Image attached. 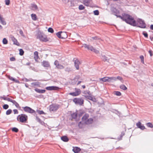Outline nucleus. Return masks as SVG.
Wrapping results in <instances>:
<instances>
[{"label":"nucleus","mask_w":153,"mask_h":153,"mask_svg":"<svg viewBox=\"0 0 153 153\" xmlns=\"http://www.w3.org/2000/svg\"><path fill=\"white\" fill-rule=\"evenodd\" d=\"M118 17L119 18H120L123 21H125L127 24L133 26H135L136 25V21L134 20V18L128 14L123 13L122 16H119Z\"/></svg>","instance_id":"nucleus-1"},{"label":"nucleus","mask_w":153,"mask_h":153,"mask_svg":"<svg viewBox=\"0 0 153 153\" xmlns=\"http://www.w3.org/2000/svg\"><path fill=\"white\" fill-rule=\"evenodd\" d=\"M37 38L39 39L40 41L42 42H46L49 41V39L47 36L40 31H38V33Z\"/></svg>","instance_id":"nucleus-2"},{"label":"nucleus","mask_w":153,"mask_h":153,"mask_svg":"<svg viewBox=\"0 0 153 153\" xmlns=\"http://www.w3.org/2000/svg\"><path fill=\"white\" fill-rule=\"evenodd\" d=\"M89 115L88 114H85L82 118V121L87 125H89L92 124L93 122V120L92 118L88 119Z\"/></svg>","instance_id":"nucleus-3"},{"label":"nucleus","mask_w":153,"mask_h":153,"mask_svg":"<svg viewBox=\"0 0 153 153\" xmlns=\"http://www.w3.org/2000/svg\"><path fill=\"white\" fill-rule=\"evenodd\" d=\"M17 120L22 123H27V122L28 117L24 114L19 115L17 118Z\"/></svg>","instance_id":"nucleus-4"},{"label":"nucleus","mask_w":153,"mask_h":153,"mask_svg":"<svg viewBox=\"0 0 153 153\" xmlns=\"http://www.w3.org/2000/svg\"><path fill=\"white\" fill-rule=\"evenodd\" d=\"M136 25L135 26L143 28H144L146 27V25L144 21L140 19H138L137 22L136 21Z\"/></svg>","instance_id":"nucleus-5"},{"label":"nucleus","mask_w":153,"mask_h":153,"mask_svg":"<svg viewBox=\"0 0 153 153\" xmlns=\"http://www.w3.org/2000/svg\"><path fill=\"white\" fill-rule=\"evenodd\" d=\"M82 47H84L85 48L87 49L88 50H90L91 51H93L96 53H99V51L94 48L91 45H87L86 44H83Z\"/></svg>","instance_id":"nucleus-6"},{"label":"nucleus","mask_w":153,"mask_h":153,"mask_svg":"<svg viewBox=\"0 0 153 153\" xmlns=\"http://www.w3.org/2000/svg\"><path fill=\"white\" fill-rule=\"evenodd\" d=\"M60 106V105L58 104H51L49 106V111L51 112L56 111L59 108Z\"/></svg>","instance_id":"nucleus-7"},{"label":"nucleus","mask_w":153,"mask_h":153,"mask_svg":"<svg viewBox=\"0 0 153 153\" xmlns=\"http://www.w3.org/2000/svg\"><path fill=\"white\" fill-rule=\"evenodd\" d=\"M84 101V100L82 98H75L73 100V102L75 104L80 105H81L83 104Z\"/></svg>","instance_id":"nucleus-8"},{"label":"nucleus","mask_w":153,"mask_h":153,"mask_svg":"<svg viewBox=\"0 0 153 153\" xmlns=\"http://www.w3.org/2000/svg\"><path fill=\"white\" fill-rule=\"evenodd\" d=\"M22 108H23L25 112L30 114L36 113V111L35 110L29 107L25 106V107H22Z\"/></svg>","instance_id":"nucleus-9"},{"label":"nucleus","mask_w":153,"mask_h":153,"mask_svg":"<svg viewBox=\"0 0 153 153\" xmlns=\"http://www.w3.org/2000/svg\"><path fill=\"white\" fill-rule=\"evenodd\" d=\"M75 92L70 93L69 94L73 96H77L80 94L81 91L79 89L75 88Z\"/></svg>","instance_id":"nucleus-10"},{"label":"nucleus","mask_w":153,"mask_h":153,"mask_svg":"<svg viewBox=\"0 0 153 153\" xmlns=\"http://www.w3.org/2000/svg\"><path fill=\"white\" fill-rule=\"evenodd\" d=\"M73 60L74 61V65L77 70L79 69V65L81 64L78 59L74 58Z\"/></svg>","instance_id":"nucleus-11"},{"label":"nucleus","mask_w":153,"mask_h":153,"mask_svg":"<svg viewBox=\"0 0 153 153\" xmlns=\"http://www.w3.org/2000/svg\"><path fill=\"white\" fill-rule=\"evenodd\" d=\"M54 64L55 65H56V67L57 69H63L64 68L63 66L60 64H59V61L57 60L55 61Z\"/></svg>","instance_id":"nucleus-12"},{"label":"nucleus","mask_w":153,"mask_h":153,"mask_svg":"<svg viewBox=\"0 0 153 153\" xmlns=\"http://www.w3.org/2000/svg\"><path fill=\"white\" fill-rule=\"evenodd\" d=\"M46 89L48 90L52 91V90H57L59 89V88L56 86H51L47 87L46 88Z\"/></svg>","instance_id":"nucleus-13"},{"label":"nucleus","mask_w":153,"mask_h":153,"mask_svg":"<svg viewBox=\"0 0 153 153\" xmlns=\"http://www.w3.org/2000/svg\"><path fill=\"white\" fill-rule=\"evenodd\" d=\"M113 14L116 16L117 17H118L119 16H120L118 15L120 13L119 11L115 8H113L111 10Z\"/></svg>","instance_id":"nucleus-14"},{"label":"nucleus","mask_w":153,"mask_h":153,"mask_svg":"<svg viewBox=\"0 0 153 153\" xmlns=\"http://www.w3.org/2000/svg\"><path fill=\"white\" fill-rule=\"evenodd\" d=\"M137 126L142 130H144L145 128V127L143 125H142L141 123L139 121L136 124Z\"/></svg>","instance_id":"nucleus-15"},{"label":"nucleus","mask_w":153,"mask_h":153,"mask_svg":"<svg viewBox=\"0 0 153 153\" xmlns=\"http://www.w3.org/2000/svg\"><path fill=\"white\" fill-rule=\"evenodd\" d=\"M29 8L32 10L35 11L38 9V7L35 4L32 3L31 4V6L29 7Z\"/></svg>","instance_id":"nucleus-16"},{"label":"nucleus","mask_w":153,"mask_h":153,"mask_svg":"<svg viewBox=\"0 0 153 153\" xmlns=\"http://www.w3.org/2000/svg\"><path fill=\"white\" fill-rule=\"evenodd\" d=\"M42 65L44 67H50L49 62L46 61L44 60L42 62Z\"/></svg>","instance_id":"nucleus-17"},{"label":"nucleus","mask_w":153,"mask_h":153,"mask_svg":"<svg viewBox=\"0 0 153 153\" xmlns=\"http://www.w3.org/2000/svg\"><path fill=\"white\" fill-rule=\"evenodd\" d=\"M11 38L13 42V44L17 46H19L20 44L18 42L17 40L13 36H11Z\"/></svg>","instance_id":"nucleus-18"},{"label":"nucleus","mask_w":153,"mask_h":153,"mask_svg":"<svg viewBox=\"0 0 153 153\" xmlns=\"http://www.w3.org/2000/svg\"><path fill=\"white\" fill-rule=\"evenodd\" d=\"M0 22L3 25H5L6 24V22L5 21L4 19L2 16L0 14Z\"/></svg>","instance_id":"nucleus-19"},{"label":"nucleus","mask_w":153,"mask_h":153,"mask_svg":"<svg viewBox=\"0 0 153 153\" xmlns=\"http://www.w3.org/2000/svg\"><path fill=\"white\" fill-rule=\"evenodd\" d=\"M35 91H36L37 92L40 93L42 94L45 93L46 91V90L44 89H40L38 88H36L35 89Z\"/></svg>","instance_id":"nucleus-20"},{"label":"nucleus","mask_w":153,"mask_h":153,"mask_svg":"<svg viewBox=\"0 0 153 153\" xmlns=\"http://www.w3.org/2000/svg\"><path fill=\"white\" fill-rule=\"evenodd\" d=\"M31 86L35 87V86L40 87V83L39 82H32L31 83Z\"/></svg>","instance_id":"nucleus-21"},{"label":"nucleus","mask_w":153,"mask_h":153,"mask_svg":"<svg viewBox=\"0 0 153 153\" xmlns=\"http://www.w3.org/2000/svg\"><path fill=\"white\" fill-rule=\"evenodd\" d=\"M81 149L78 147H76L73 149V151L75 153H80Z\"/></svg>","instance_id":"nucleus-22"},{"label":"nucleus","mask_w":153,"mask_h":153,"mask_svg":"<svg viewBox=\"0 0 153 153\" xmlns=\"http://www.w3.org/2000/svg\"><path fill=\"white\" fill-rule=\"evenodd\" d=\"M117 80V78L115 77H108V82H113Z\"/></svg>","instance_id":"nucleus-23"},{"label":"nucleus","mask_w":153,"mask_h":153,"mask_svg":"<svg viewBox=\"0 0 153 153\" xmlns=\"http://www.w3.org/2000/svg\"><path fill=\"white\" fill-rule=\"evenodd\" d=\"M91 0H83V4L86 6H88L89 5Z\"/></svg>","instance_id":"nucleus-24"},{"label":"nucleus","mask_w":153,"mask_h":153,"mask_svg":"<svg viewBox=\"0 0 153 153\" xmlns=\"http://www.w3.org/2000/svg\"><path fill=\"white\" fill-rule=\"evenodd\" d=\"M61 139L62 140L65 142H67L69 140L68 138L66 136H64L62 137H61Z\"/></svg>","instance_id":"nucleus-25"},{"label":"nucleus","mask_w":153,"mask_h":153,"mask_svg":"<svg viewBox=\"0 0 153 153\" xmlns=\"http://www.w3.org/2000/svg\"><path fill=\"white\" fill-rule=\"evenodd\" d=\"M61 36V39H64L67 38V35L66 32L62 31Z\"/></svg>","instance_id":"nucleus-26"},{"label":"nucleus","mask_w":153,"mask_h":153,"mask_svg":"<svg viewBox=\"0 0 153 153\" xmlns=\"http://www.w3.org/2000/svg\"><path fill=\"white\" fill-rule=\"evenodd\" d=\"M38 52L37 51H35L34 53V58L35 60H37L39 58Z\"/></svg>","instance_id":"nucleus-27"},{"label":"nucleus","mask_w":153,"mask_h":153,"mask_svg":"<svg viewBox=\"0 0 153 153\" xmlns=\"http://www.w3.org/2000/svg\"><path fill=\"white\" fill-rule=\"evenodd\" d=\"M12 103L15 105L16 108L19 110L21 109V107L19 106V104L15 100H14Z\"/></svg>","instance_id":"nucleus-28"},{"label":"nucleus","mask_w":153,"mask_h":153,"mask_svg":"<svg viewBox=\"0 0 153 153\" xmlns=\"http://www.w3.org/2000/svg\"><path fill=\"white\" fill-rule=\"evenodd\" d=\"M108 77L105 76L103 78L100 79L104 82H108Z\"/></svg>","instance_id":"nucleus-29"},{"label":"nucleus","mask_w":153,"mask_h":153,"mask_svg":"<svg viewBox=\"0 0 153 153\" xmlns=\"http://www.w3.org/2000/svg\"><path fill=\"white\" fill-rule=\"evenodd\" d=\"M31 17L32 20L34 21H36L37 19V17L36 14H32L31 15Z\"/></svg>","instance_id":"nucleus-30"},{"label":"nucleus","mask_w":153,"mask_h":153,"mask_svg":"<svg viewBox=\"0 0 153 153\" xmlns=\"http://www.w3.org/2000/svg\"><path fill=\"white\" fill-rule=\"evenodd\" d=\"M71 116L72 118L75 119L77 117V113L76 112L74 113L71 114Z\"/></svg>","instance_id":"nucleus-31"},{"label":"nucleus","mask_w":153,"mask_h":153,"mask_svg":"<svg viewBox=\"0 0 153 153\" xmlns=\"http://www.w3.org/2000/svg\"><path fill=\"white\" fill-rule=\"evenodd\" d=\"M120 89L123 90H126L127 89V88L124 85H121L120 86Z\"/></svg>","instance_id":"nucleus-32"},{"label":"nucleus","mask_w":153,"mask_h":153,"mask_svg":"<svg viewBox=\"0 0 153 153\" xmlns=\"http://www.w3.org/2000/svg\"><path fill=\"white\" fill-rule=\"evenodd\" d=\"M36 120L41 124H42L43 122L37 116L36 117Z\"/></svg>","instance_id":"nucleus-33"},{"label":"nucleus","mask_w":153,"mask_h":153,"mask_svg":"<svg viewBox=\"0 0 153 153\" xmlns=\"http://www.w3.org/2000/svg\"><path fill=\"white\" fill-rule=\"evenodd\" d=\"M56 35L59 38L61 39L62 31H59L56 33Z\"/></svg>","instance_id":"nucleus-34"},{"label":"nucleus","mask_w":153,"mask_h":153,"mask_svg":"<svg viewBox=\"0 0 153 153\" xmlns=\"http://www.w3.org/2000/svg\"><path fill=\"white\" fill-rule=\"evenodd\" d=\"M92 39L93 40H101L100 38L98 36H96L94 37H92Z\"/></svg>","instance_id":"nucleus-35"},{"label":"nucleus","mask_w":153,"mask_h":153,"mask_svg":"<svg viewBox=\"0 0 153 153\" xmlns=\"http://www.w3.org/2000/svg\"><path fill=\"white\" fill-rule=\"evenodd\" d=\"M146 126L152 128L153 127V125L151 123H146Z\"/></svg>","instance_id":"nucleus-36"},{"label":"nucleus","mask_w":153,"mask_h":153,"mask_svg":"<svg viewBox=\"0 0 153 153\" xmlns=\"http://www.w3.org/2000/svg\"><path fill=\"white\" fill-rule=\"evenodd\" d=\"M12 130L13 131L16 133L18 132L19 131L18 129L16 127L13 128L12 129Z\"/></svg>","instance_id":"nucleus-37"},{"label":"nucleus","mask_w":153,"mask_h":153,"mask_svg":"<svg viewBox=\"0 0 153 153\" xmlns=\"http://www.w3.org/2000/svg\"><path fill=\"white\" fill-rule=\"evenodd\" d=\"M19 51V54L20 55L22 56L24 55V52L22 49H20Z\"/></svg>","instance_id":"nucleus-38"},{"label":"nucleus","mask_w":153,"mask_h":153,"mask_svg":"<svg viewBox=\"0 0 153 153\" xmlns=\"http://www.w3.org/2000/svg\"><path fill=\"white\" fill-rule=\"evenodd\" d=\"M114 94L117 96H120L121 95V93L120 91H115Z\"/></svg>","instance_id":"nucleus-39"},{"label":"nucleus","mask_w":153,"mask_h":153,"mask_svg":"<svg viewBox=\"0 0 153 153\" xmlns=\"http://www.w3.org/2000/svg\"><path fill=\"white\" fill-rule=\"evenodd\" d=\"M2 42L4 44H7L8 43L7 40L5 38L3 39Z\"/></svg>","instance_id":"nucleus-40"},{"label":"nucleus","mask_w":153,"mask_h":153,"mask_svg":"<svg viewBox=\"0 0 153 153\" xmlns=\"http://www.w3.org/2000/svg\"><path fill=\"white\" fill-rule=\"evenodd\" d=\"M85 7L82 4L80 5L79 7V9L80 10H84Z\"/></svg>","instance_id":"nucleus-41"},{"label":"nucleus","mask_w":153,"mask_h":153,"mask_svg":"<svg viewBox=\"0 0 153 153\" xmlns=\"http://www.w3.org/2000/svg\"><path fill=\"white\" fill-rule=\"evenodd\" d=\"M65 71L67 72H70L72 71L71 69L70 68H66L65 69Z\"/></svg>","instance_id":"nucleus-42"},{"label":"nucleus","mask_w":153,"mask_h":153,"mask_svg":"<svg viewBox=\"0 0 153 153\" xmlns=\"http://www.w3.org/2000/svg\"><path fill=\"white\" fill-rule=\"evenodd\" d=\"M37 112H38L40 114H45L44 112L43 111H40L39 110H37L36 111Z\"/></svg>","instance_id":"nucleus-43"},{"label":"nucleus","mask_w":153,"mask_h":153,"mask_svg":"<svg viewBox=\"0 0 153 153\" xmlns=\"http://www.w3.org/2000/svg\"><path fill=\"white\" fill-rule=\"evenodd\" d=\"M48 32H50L51 33H52L54 32L53 30L51 27L49 28L48 29Z\"/></svg>","instance_id":"nucleus-44"},{"label":"nucleus","mask_w":153,"mask_h":153,"mask_svg":"<svg viewBox=\"0 0 153 153\" xmlns=\"http://www.w3.org/2000/svg\"><path fill=\"white\" fill-rule=\"evenodd\" d=\"M12 111L11 109L8 110L6 112V114L7 115L10 114L11 113Z\"/></svg>","instance_id":"nucleus-45"},{"label":"nucleus","mask_w":153,"mask_h":153,"mask_svg":"<svg viewBox=\"0 0 153 153\" xmlns=\"http://www.w3.org/2000/svg\"><path fill=\"white\" fill-rule=\"evenodd\" d=\"M140 58L141 59V62H142L143 64H144V58L143 56V55L140 56Z\"/></svg>","instance_id":"nucleus-46"},{"label":"nucleus","mask_w":153,"mask_h":153,"mask_svg":"<svg viewBox=\"0 0 153 153\" xmlns=\"http://www.w3.org/2000/svg\"><path fill=\"white\" fill-rule=\"evenodd\" d=\"M8 78L10 80H12V81H15L16 82H17V81L12 76H9L8 77Z\"/></svg>","instance_id":"nucleus-47"},{"label":"nucleus","mask_w":153,"mask_h":153,"mask_svg":"<svg viewBox=\"0 0 153 153\" xmlns=\"http://www.w3.org/2000/svg\"><path fill=\"white\" fill-rule=\"evenodd\" d=\"M78 126L80 128H82L83 127V124L81 122H79L78 124Z\"/></svg>","instance_id":"nucleus-48"},{"label":"nucleus","mask_w":153,"mask_h":153,"mask_svg":"<svg viewBox=\"0 0 153 153\" xmlns=\"http://www.w3.org/2000/svg\"><path fill=\"white\" fill-rule=\"evenodd\" d=\"M102 59L105 62L107 60V57L105 56H102Z\"/></svg>","instance_id":"nucleus-49"},{"label":"nucleus","mask_w":153,"mask_h":153,"mask_svg":"<svg viewBox=\"0 0 153 153\" xmlns=\"http://www.w3.org/2000/svg\"><path fill=\"white\" fill-rule=\"evenodd\" d=\"M94 13L95 15H98L99 14V13L98 10H96L94 11Z\"/></svg>","instance_id":"nucleus-50"},{"label":"nucleus","mask_w":153,"mask_h":153,"mask_svg":"<svg viewBox=\"0 0 153 153\" xmlns=\"http://www.w3.org/2000/svg\"><path fill=\"white\" fill-rule=\"evenodd\" d=\"M143 34L145 37L147 38L148 37V34L147 32L145 31H143Z\"/></svg>","instance_id":"nucleus-51"},{"label":"nucleus","mask_w":153,"mask_h":153,"mask_svg":"<svg viewBox=\"0 0 153 153\" xmlns=\"http://www.w3.org/2000/svg\"><path fill=\"white\" fill-rule=\"evenodd\" d=\"M86 98H88V99L91 100L92 101H94L93 100V98L92 97L90 96H86Z\"/></svg>","instance_id":"nucleus-52"},{"label":"nucleus","mask_w":153,"mask_h":153,"mask_svg":"<svg viewBox=\"0 0 153 153\" xmlns=\"http://www.w3.org/2000/svg\"><path fill=\"white\" fill-rule=\"evenodd\" d=\"M3 108L5 109H7L9 107V105L7 104H4L3 105Z\"/></svg>","instance_id":"nucleus-53"},{"label":"nucleus","mask_w":153,"mask_h":153,"mask_svg":"<svg viewBox=\"0 0 153 153\" xmlns=\"http://www.w3.org/2000/svg\"><path fill=\"white\" fill-rule=\"evenodd\" d=\"M124 135H125V133H124V132L122 131L121 132V134L120 135V140H121L122 139V138L123 137V136H124Z\"/></svg>","instance_id":"nucleus-54"},{"label":"nucleus","mask_w":153,"mask_h":153,"mask_svg":"<svg viewBox=\"0 0 153 153\" xmlns=\"http://www.w3.org/2000/svg\"><path fill=\"white\" fill-rule=\"evenodd\" d=\"M116 78H117V79H118V80H120L121 81L123 82V78L122 77H120V76H118L117 77H116Z\"/></svg>","instance_id":"nucleus-55"},{"label":"nucleus","mask_w":153,"mask_h":153,"mask_svg":"<svg viewBox=\"0 0 153 153\" xmlns=\"http://www.w3.org/2000/svg\"><path fill=\"white\" fill-rule=\"evenodd\" d=\"M19 33L23 37L25 36V35L23 33V31L22 30H19Z\"/></svg>","instance_id":"nucleus-56"},{"label":"nucleus","mask_w":153,"mask_h":153,"mask_svg":"<svg viewBox=\"0 0 153 153\" xmlns=\"http://www.w3.org/2000/svg\"><path fill=\"white\" fill-rule=\"evenodd\" d=\"M80 78V76L79 75H76L74 77V79L75 80H77Z\"/></svg>","instance_id":"nucleus-57"},{"label":"nucleus","mask_w":153,"mask_h":153,"mask_svg":"<svg viewBox=\"0 0 153 153\" xmlns=\"http://www.w3.org/2000/svg\"><path fill=\"white\" fill-rule=\"evenodd\" d=\"M7 101H9V102H13V101H14V100H12V99L9 98H8V97H7Z\"/></svg>","instance_id":"nucleus-58"},{"label":"nucleus","mask_w":153,"mask_h":153,"mask_svg":"<svg viewBox=\"0 0 153 153\" xmlns=\"http://www.w3.org/2000/svg\"><path fill=\"white\" fill-rule=\"evenodd\" d=\"M5 4L7 5H9L10 3V0H5Z\"/></svg>","instance_id":"nucleus-59"},{"label":"nucleus","mask_w":153,"mask_h":153,"mask_svg":"<svg viewBox=\"0 0 153 153\" xmlns=\"http://www.w3.org/2000/svg\"><path fill=\"white\" fill-rule=\"evenodd\" d=\"M16 60V59L14 57H13L10 58V60L11 61H14Z\"/></svg>","instance_id":"nucleus-60"},{"label":"nucleus","mask_w":153,"mask_h":153,"mask_svg":"<svg viewBox=\"0 0 153 153\" xmlns=\"http://www.w3.org/2000/svg\"><path fill=\"white\" fill-rule=\"evenodd\" d=\"M13 111L14 112V114H18L19 113V112L17 109H14L13 110Z\"/></svg>","instance_id":"nucleus-61"},{"label":"nucleus","mask_w":153,"mask_h":153,"mask_svg":"<svg viewBox=\"0 0 153 153\" xmlns=\"http://www.w3.org/2000/svg\"><path fill=\"white\" fill-rule=\"evenodd\" d=\"M149 53L150 54V56H152L153 55L152 52V50H150L149 51Z\"/></svg>","instance_id":"nucleus-62"},{"label":"nucleus","mask_w":153,"mask_h":153,"mask_svg":"<svg viewBox=\"0 0 153 153\" xmlns=\"http://www.w3.org/2000/svg\"><path fill=\"white\" fill-rule=\"evenodd\" d=\"M65 3H66L69 2V0H62Z\"/></svg>","instance_id":"nucleus-63"},{"label":"nucleus","mask_w":153,"mask_h":153,"mask_svg":"<svg viewBox=\"0 0 153 153\" xmlns=\"http://www.w3.org/2000/svg\"><path fill=\"white\" fill-rule=\"evenodd\" d=\"M150 28L151 29L153 30V25H152L150 26Z\"/></svg>","instance_id":"nucleus-64"}]
</instances>
